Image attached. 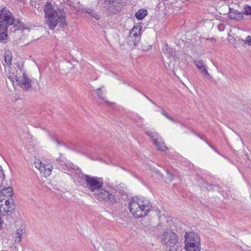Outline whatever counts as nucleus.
Returning <instances> with one entry per match:
<instances>
[{
	"label": "nucleus",
	"instance_id": "f257e3e1",
	"mask_svg": "<svg viewBox=\"0 0 251 251\" xmlns=\"http://www.w3.org/2000/svg\"><path fill=\"white\" fill-rule=\"evenodd\" d=\"M152 208V204L143 197H135L129 203V211L137 218L147 215Z\"/></svg>",
	"mask_w": 251,
	"mask_h": 251
},
{
	"label": "nucleus",
	"instance_id": "f03ea898",
	"mask_svg": "<svg viewBox=\"0 0 251 251\" xmlns=\"http://www.w3.org/2000/svg\"><path fill=\"white\" fill-rule=\"evenodd\" d=\"M44 11L45 14L46 23L50 29H53L59 21L63 18V11L54 9V5L50 2H47L44 5Z\"/></svg>",
	"mask_w": 251,
	"mask_h": 251
},
{
	"label": "nucleus",
	"instance_id": "7ed1b4c3",
	"mask_svg": "<svg viewBox=\"0 0 251 251\" xmlns=\"http://www.w3.org/2000/svg\"><path fill=\"white\" fill-rule=\"evenodd\" d=\"M15 20L12 13L5 8L0 12V41H3L7 37V28L9 25L14 24Z\"/></svg>",
	"mask_w": 251,
	"mask_h": 251
},
{
	"label": "nucleus",
	"instance_id": "20e7f679",
	"mask_svg": "<svg viewBox=\"0 0 251 251\" xmlns=\"http://www.w3.org/2000/svg\"><path fill=\"white\" fill-rule=\"evenodd\" d=\"M162 242L166 247V250L168 251H176L178 242V237L176 233L170 229H167L162 235Z\"/></svg>",
	"mask_w": 251,
	"mask_h": 251
},
{
	"label": "nucleus",
	"instance_id": "39448f33",
	"mask_svg": "<svg viewBox=\"0 0 251 251\" xmlns=\"http://www.w3.org/2000/svg\"><path fill=\"white\" fill-rule=\"evenodd\" d=\"M163 52L167 57L164 59V63L167 69L172 71L175 69V64L179 58V55L176 53L175 49L170 48L167 44H165L162 49Z\"/></svg>",
	"mask_w": 251,
	"mask_h": 251
},
{
	"label": "nucleus",
	"instance_id": "423d86ee",
	"mask_svg": "<svg viewBox=\"0 0 251 251\" xmlns=\"http://www.w3.org/2000/svg\"><path fill=\"white\" fill-rule=\"evenodd\" d=\"M85 180L87 186L92 192L99 191L102 187L103 180L102 177L91 176L89 175H84Z\"/></svg>",
	"mask_w": 251,
	"mask_h": 251
},
{
	"label": "nucleus",
	"instance_id": "0eeeda50",
	"mask_svg": "<svg viewBox=\"0 0 251 251\" xmlns=\"http://www.w3.org/2000/svg\"><path fill=\"white\" fill-rule=\"evenodd\" d=\"M145 133L151 139L158 150L165 151L168 149L162 137L156 132L148 130Z\"/></svg>",
	"mask_w": 251,
	"mask_h": 251
},
{
	"label": "nucleus",
	"instance_id": "6e6552de",
	"mask_svg": "<svg viewBox=\"0 0 251 251\" xmlns=\"http://www.w3.org/2000/svg\"><path fill=\"white\" fill-rule=\"evenodd\" d=\"M99 191L94 193L95 197L98 200L104 201L111 204H113L116 202V198L108 191L102 189H100Z\"/></svg>",
	"mask_w": 251,
	"mask_h": 251
},
{
	"label": "nucleus",
	"instance_id": "1a4fd4ad",
	"mask_svg": "<svg viewBox=\"0 0 251 251\" xmlns=\"http://www.w3.org/2000/svg\"><path fill=\"white\" fill-rule=\"evenodd\" d=\"M15 80L19 86L24 90L27 91L31 87V80L28 77L25 72H22V77L16 76Z\"/></svg>",
	"mask_w": 251,
	"mask_h": 251
},
{
	"label": "nucleus",
	"instance_id": "9d476101",
	"mask_svg": "<svg viewBox=\"0 0 251 251\" xmlns=\"http://www.w3.org/2000/svg\"><path fill=\"white\" fill-rule=\"evenodd\" d=\"M184 238L185 244H189L190 243L195 244H201L200 236L193 231L186 232L184 234Z\"/></svg>",
	"mask_w": 251,
	"mask_h": 251
},
{
	"label": "nucleus",
	"instance_id": "9b49d317",
	"mask_svg": "<svg viewBox=\"0 0 251 251\" xmlns=\"http://www.w3.org/2000/svg\"><path fill=\"white\" fill-rule=\"evenodd\" d=\"M64 171L65 173L69 175H73L77 173L78 168L76 166L68 161L64 165Z\"/></svg>",
	"mask_w": 251,
	"mask_h": 251
},
{
	"label": "nucleus",
	"instance_id": "f8f14e48",
	"mask_svg": "<svg viewBox=\"0 0 251 251\" xmlns=\"http://www.w3.org/2000/svg\"><path fill=\"white\" fill-rule=\"evenodd\" d=\"M194 63L198 69L204 76H205L207 78H210L211 77L210 75L208 73L203 61L201 60H195Z\"/></svg>",
	"mask_w": 251,
	"mask_h": 251
},
{
	"label": "nucleus",
	"instance_id": "ddd939ff",
	"mask_svg": "<svg viewBox=\"0 0 251 251\" xmlns=\"http://www.w3.org/2000/svg\"><path fill=\"white\" fill-rule=\"evenodd\" d=\"M3 186H0V189H1L0 192V196H4L7 198H12L13 195V188L10 186L4 187Z\"/></svg>",
	"mask_w": 251,
	"mask_h": 251
},
{
	"label": "nucleus",
	"instance_id": "4468645a",
	"mask_svg": "<svg viewBox=\"0 0 251 251\" xmlns=\"http://www.w3.org/2000/svg\"><path fill=\"white\" fill-rule=\"evenodd\" d=\"M243 17V13H241L239 11L236 10L230 9L229 13H228V17L230 19L239 21V20L242 19Z\"/></svg>",
	"mask_w": 251,
	"mask_h": 251
},
{
	"label": "nucleus",
	"instance_id": "2eb2a0df",
	"mask_svg": "<svg viewBox=\"0 0 251 251\" xmlns=\"http://www.w3.org/2000/svg\"><path fill=\"white\" fill-rule=\"evenodd\" d=\"M64 3H68L71 7L76 10H79L82 4L78 0H64Z\"/></svg>",
	"mask_w": 251,
	"mask_h": 251
},
{
	"label": "nucleus",
	"instance_id": "dca6fc26",
	"mask_svg": "<svg viewBox=\"0 0 251 251\" xmlns=\"http://www.w3.org/2000/svg\"><path fill=\"white\" fill-rule=\"evenodd\" d=\"M141 27L140 25H134L132 28L130 30L129 34L130 36L136 38V36L139 38V41L140 40L141 38Z\"/></svg>",
	"mask_w": 251,
	"mask_h": 251
},
{
	"label": "nucleus",
	"instance_id": "f3484780",
	"mask_svg": "<svg viewBox=\"0 0 251 251\" xmlns=\"http://www.w3.org/2000/svg\"><path fill=\"white\" fill-rule=\"evenodd\" d=\"M82 12H85L91 18L96 20H99L100 19V16L94 10L90 8L83 9Z\"/></svg>",
	"mask_w": 251,
	"mask_h": 251
},
{
	"label": "nucleus",
	"instance_id": "a211bd4d",
	"mask_svg": "<svg viewBox=\"0 0 251 251\" xmlns=\"http://www.w3.org/2000/svg\"><path fill=\"white\" fill-rule=\"evenodd\" d=\"M14 208V206L11 207L10 206H8L2 204H0V213L3 216L10 215Z\"/></svg>",
	"mask_w": 251,
	"mask_h": 251
},
{
	"label": "nucleus",
	"instance_id": "6ab92c4d",
	"mask_svg": "<svg viewBox=\"0 0 251 251\" xmlns=\"http://www.w3.org/2000/svg\"><path fill=\"white\" fill-rule=\"evenodd\" d=\"M186 251H201V244H192L190 243L189 244H185L184 247Z\"/></svg>",
	"mask_w": 251,
	"mask_h": 251
},
{
	"label": "nucleus",
	"instance_id": "aec40b11",
	"mask_svg": "<svg viewBox=\"0 0 251 251\" xmlns=\"http://www.w3.org/2000/svg\"><path fill=\"white\" fill-rule=\"evenodd\" d=\"M126 40L127 45L132 48L135 47L140 41L138 36L133 38L129 35L127 36Z\"/></svg>",
	"mask_w": 251,
	"mask_h": 251
},
{
	"label": "nucleus",
	"instance_id": "412c9836",
	"mask_svg": "<svg viewBox=\"0 0 251 251\" xmlns=\"http://www.w3.org/2000/svg\"><path fill=\"white\" fill-rule=\"evenodd\" d=\"M51 172V168L50 165L49 164L45 165L43 163V166L41 167V174L45 177L49 176Z\"/></svg>",
	"mask_w": 251,
	"mask_h": 251
},
{
	"label": "nucleus",
	"instance_id": "4be33fe9",
	"mask_svg": "<svg viewBox=\"0 0 251 251\" xmlns=\"http://www.w3.org/2000/svg\"><path fill=\"white\" fill-rule=\"evenodd\" d=\"M4 63H3V65L7 67L10 66L12 58L11 52L9 50L6 51L4 53Z\"/></svg>",
	"mask_w": 251,
	"mask_h": 251
},
{
	"label": "nucleus",
	"instance_id": "5701e85b",
	"mask_svg": "<svg viewBox=\"0 0 251 251\" xmlns=\"http://www.w3.org/2000/svg\"><path fill=\"white\" fill-rule=\"evenodd\" d=\"M148 14V12L145 9H141L135 13V16L138 20L143 19Z\"/></svg>",
	"mask_w": 251,
	"mask_h": 251
},
{
	"label": "nucleus",
	"instance_id": "b1692460",
	"mask_svg": "<svg viewBox=\"0 0 251 251\" xmlns=\"http://www.w3.org/2000/svg\"><path fill=\"white\" fill-rule=\"evenodd\" d=\"M23 229H18L17 230V232H16V235H17V237L15 240V242H19L21 239H22V234L23 233H24V232L23 231Z\"/></svg>",
	"mask_w": 251,
	"mask_h": 251
},
{
	"label": "nucleus",
	"instance_id": "393cba45",
	"mask_svg": "<svg viewBox=\"0 0 251 251\" xmlns=\"http://www.w3.org/2000/svg\"><path fill=\"white\" fill-rule=\"evenodd\" d=\"M94 91L98 95V96L100 99L105 100V97H104V95L103 94V93L101 90V88L96 89Z\"/></svg>",
	"mask_w": 251,
	"mask_h": 251
},
{
	"label": "nucleus",
	"instance_id": "a878e982",
	"mask_svg": "<svg viewBox=\"0 0 251 251\" xmlns=\"http://www.w3.org/2000/svg\"><path fill=\"white\" fill-rule=\"evenodd\" d=\"M13 201V200L12 198H8V199L5 201L4 204L3 205H6L8 206H10L11 207V206L14 207V205Z\"/></svg>",
	"mask_w": 251,
	"mask_h": 251
},
{
	"label": "nucleus",
	"instance_id": "bb28decb",
	"mask_svg": "<svg viewBox=\"0 0 251 251\" xmlns=\"http://www.w3.org/2000/svg\"><path fill=\"white\" fill-rule=\"evenodd\" d=\"M243 13H245L247 15H251V6L248 5H245L244 7V12Z\"/></svg>",
	"mask_w": 251,
	"mask_h": 251
},
{
	"label": "nucleus",
	"instance_id": "cd10ccee",
	"mask_svg": "<svg viewBox=\"0 0 251 251\" xmlns=\"http://www.w3.org/2000/svg\"><path fill=\"white\" fill-rule=\"evenodd\" d=\"M161 114L164 115V116H165L167 119H168L169 120L171 121L172 122L175 123H177L176 120H175L174 118H173L172 117H170L168 114H167L166 113L162 111L161 112Z\"/></svg>",
	"mask_w": 251,
	"mask_h": 251
},
{
	"label": "nucleus",
	"instance_id": "c85d7f7f",
	"mask_svg": "<svg viewBox=\"0 0 251 251\" xmlns=\"http://www.w3.org/2000/svg\"><path fill=\"white\" fill-rule=\"evenodd\" d=\"M16 76H17V75H15L14 74H9V75L7 74V77L8 79H9V80H10L11 82H12V83H14V80L15 79V77Z\"/></svg>",
	"mask_w": 251,
	"mask_h": 251
},
{
	"label": "nucleus",
	"instance_id": "c756f323",
	"mask_svg": "<svg viewBox=\"0 0 251 251\" xmlns=\"http://www.w3.org/2000/svg\"><path fill=\"white\" fill-rule=\"evenodd\" d=\"M43 163L40 161V162H35V166L36 168H37L41 173V167L43 166Z\"/></svg>",
	"mask_w": 251,
	"mask_h": 251
},
{
	"label": "nucleus",
	"instance_id": "7c9ffc66",
	"mask_svg": "<svg viewBox=\"0 0 251 251\" xmlns=\"http://www.w3.org/2000/svg\"><path fill=\"white\" fill-rule=\"evenodd\" d=\"M244 43L250 46L251 45V37L250 36H248L246 37V39L244 40Z\"/></svg>",
	"mask_w": 251,
	"mask_h": 251
},
{
	"label": "nucleus",
	"instance_id": "2f4dec72",
	"mask_svg": "<svg viewBox=\"0 0 251 251\" xmlns=\"http://www.w3.org/2000/svg\"><path fill=\"white\" fill-rule=\"evenodd\" d=\"M105 2H108L109 3L112 4L115 2L116 0H104Z\"/></svg>",
	"mask_w": 251,
	"mask_h": 251
},
{
	"label": "nucleus",
	"instance_id": "473e14b6",
	"mask_svg": "<svg viewBox=\"0 0 251 251\" xmlns=\"http://www.w3.org/2000/svg\"><path fill=\"white\" fill-rule=\"evenodd\" d=\"M53 141L56 144H57L58 146L61 145V143L59 141V140L57 139H53Z\"/></svg>",
	"mask_w": 251,
	"mask_h": 251
},
{
	"label": "nucleus",
	"instance_id": "72a5a7b5",
	"mask_svg": "<svg viewBox=\"0 0 251 251\" xmlns=\"http://www.w3.org/2000/svg\"><path fill=\"white\" fill-rule=\"evenodd\" d=\"M206 143H207V144H208V145H209L211 148H212V149H213L215 151H216L217 152H218V151H217V150H216V149H215V148H214L212 146H211V145H210L209 144V143H207V142H206Z\"/></svg>",
	"mask_w": 251,
	"mask_h": 251
},
{
	"label": "nucleus",
	"instance_id": "f704fd0d",
	"mask_svg": "<svg viewBox=\"0 0 251 251\" xmlns=\"http://www.w3.org/2000/svg\"><path fill=\"white\" fill-rule=\"evenodd\" d=\"M145 97L150 100L151 101L153 104L155 105V103L153 102L149 97H148L147 96H145Z\"/></svg>",
	"mask_w": 251,
	"mask_h": 251
},
{
	"label": "nucleus",
	"instance_id": "c9c22d12",
	"mask_svg": "<svg viewBox=\"0 0 251 251\" xmlns=\"http://www.w3.org/2000/svg\"><path fill=\"white\" fill-rule=\"evenodd\" d=\"M63 24H64V26L67 25V23H66V20L64 19V23H63Z\"/></svg>",
	"mask_w": 251,
	"mask_h": 251
},
{
	"label": "nucleus",
	"instance_id": "e433bc0d",
	"mask_svg": "<svg viewBox=\"0 0 251 251\" xmlns=\"http://www.w3.org/2000/svg\"><path fill=\"white\" fill-rule=\"evenodd\" d=\"M2 226V222L1 218H0V228Z\"/></svg>",
	"mask_w": 251,
	"mask_h": 251
},
{
	"label": "nucleus",
	"instance_id": "4c0bfd02",
	"mask_svg": "<svg viewBox=\"0 0 251 251\" xmlns=\"http://www.w3.org/2000/svg\"><path fill=\"white\" fill-rule=\"evenodd\" d=\"M2 178L3 179L5 177V176H4V174H3V173H2Z\"/></svg>",
	"mask_w": 251,
	"mask_h": 251
},
{
	"label": "nucleus",
	"instance_id": "58836bf2",
	"mask_svg": "<svg viewBox=\"0 0 251 251\" xmlns=\"http://www.w3.org/2000/svg\"><path fill=\"white\" fill-rule=\"evenodd\" d=\"M61 25H63V24H62V22H61V23L59 24V26H60V27H61V26H61Z\"/></svg>",
	"mask_w": 251,
	"mask_h": 251
},
{
	"label": "nucleus",
	"instance_id": "ea45409f",
	"mask_svg": "<svg viewBox=\"0 0 251 251\" xmlns=\"http://www.w3.org/2000/svg\"><path fill=\"white\" fill-rule=\"evenodd\" d=\"M106 103H110V102L109 101H105Z\"/></svg>",
	"mask_w": 251,
	"mask_h": 251
}]
</instances>
